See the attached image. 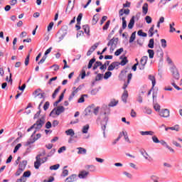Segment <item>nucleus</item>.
<instances>
[{
	"mask_svg": "<svg viewBox=\"0 0 182 182\" xmlns=\"http://www.w3.org/2000/svg\"><path fill=\"white\" fill-rule=\"evenodd\" d=\"M49 106H50V103L48 101L46 102V103L43 105L44 110H48L49 109Z\"/></svg>",
	"mask_w": 182,
	"mask_h": 182,
	"instance_id": "53",
	"label": "nucleus"
},
{
	"mask_svg": "<svg viewBox=\"0 0 182 182\" xmlns=\"http://www.w3.org/2000/svg\"><path fill=\"white\" fill-rule=\"evenodd\" d=\"M97 46H99V43H96L95 45H93L90 48V50L95 52L96 49L97 48Z\"/></svg>",
	"mask_w": 182,
	"mask_h": 182,
	"instance_id": "52",
	"label": "nucleus"
},
{
	"mask_svg": "<svg viewBox=\"0 0 182 182\" xmlns=\"http://www.w3.org/2000/svg\"><path fill=\"white\" fill-rule=\"evenodd\" d=\"M149 56V59H153L154 58V50L149 49L147 50Z\"/></svg>",
	"mask_w": 182,
	"mask_h": 182,
	"instance_id": "31",
	"label": "nucleus"
},
{
	"mask_svg": "<svg viewBox=\"0 0 182 182\" xmlns=\"http://www.w3.org/2000/svg\"><path fill=\"white\" fill-rule=\"evenodd\" d=\"M149 60V57L146 55L143 56L140 60V64L139 69L140 70H144V67L147 64V60Z\"/></svg>",
	"mask_w": 182,
	"mask_h": 182,
	"instance_id": "5",
	"label": "nucleus"
},
{
	"mask_svg": "<svg viewBox=\"0 0 182 182\" xmlns=\"http://www.w3.org/2000/svg\"><path fill=\"white\" fill-rule=\"evenodd\" d=\"M99 109H100V107H95V105L94 107H92V113H94L95 116H97V114H99Z\"/></svg>",
	"mask_w": 182,
	"mask_h": 182,
	"instance_id": "40",
	"label": "nucleus"
},
{
	"mask_svg": "<svg viewBox=\"0 0 182 182\" xmlns=\"http://www.w3.org/2000/svg\"><path fill=\"white\" fill-rule=\"evenodd\" d=\"M149 79L152 82V87L151 90L154 89V86H156V77L154 75H149Z\"/></svg>",
	"mask_w": 182,
	"mask_h": 182,
	"instance_id": "20",
	"label": "nucleus"
},
{
	"mask_svg": "<svg viewBox=\"0 0 182 182\" xmlns=\"http://www.w3.org/2000/svg\"><path fill=\"white\" fill-rule=\"evenodd\" d=\"M82 133L86 134L89 132V124H86L82 127Z\"/></svg>",
	"mask_w": 182,
	"mask_h": 182,
	"instance_id": "49",
	"label": "nucleus"
},
{
	"mask_svg": "<svg viewBox=\"0 0 182 182\" xmlns=\"http://www.w3.org/2000/svg\"><path fill=\"white\" fill-rule=\"evenodd\" d=\"M26 179L21 176L20 178L17 179L16 182H26Z\"/></svg>",
	"mask_w": 182,
	"mask_h": 182,
	"instance_id": "64",
	"label": "nucleus"
},
{
	"mask_svg": "<svg viewBox=\"0 0 182 182\" xmlns=\"http://www.w3.org/2000/svg\"><path fill=\"white\" fill-rule=\"evenodd\" d=\"M78 151H77V154H86V149L85 148H82V147H78L77 148Z\"/></svg>",
	"mask_w": 182,
	"mask_h": 182,
	"instance_id": "25",
	"label": "nucleus"
},
{
	"mask_svg": "<svg viewBox=\"0 0 182 182\" xmlns=\"http://www.w3.org/2000/svg\"><path fill=\"white\" fill-rule=\"evenodd\" d=\"M153 105L154 110H156V112H160V109L161 107L160 105H159V103H157L156 101H154Z\"/></svg>",
	"mask_w": 182,
	"mask_h": 182,
	"instance_id": "22",
	"label": "nucleus"
},
{
	"mask_svg": "<svg viewBox=\"0 0 182 182\" xmlns=\"http://www.w3.org/2000/svg\"><path fill=\"white\" fill-rule=\"evenodd\" d=\"M134 18H136L134 16L131 18L128 24L129 29H133V27L134 26Z\"/></svg>",
	"mask_w": 182,
	"mask_h": 182,
	"instance_id": "19",
	"label": "nucleus"
},
{
	"mask_svg": "<svg viewBox=\"0 0 182 182\" xmlns=\"http://www.w3.org/2000/svg\"><path fill=\"white\" fill-rule=\"evenodd\" d=\"M87 176H89V171H81L78 175L80 178H87Z\"/></svg>",
	"mask_w": 182,
	"mask_h": 182,
	"instance_id": "10",
	"label": "nucleus"
},
{
	"mask_svg": "<svg viewBox=\"0 0 182 182\" xmlns=\"http://www.w3.org/2000/svg\"><path fill=\"white\" fill-rule=\"evenodd\" d=\"M65 112V107L63 106H58L55 111V114L57 116H59L61 113H63Z\"/></svg>",
	"mask_w": 182,
	"mask_h": 182,
	"instance_id": "13",
	"label": "nucleus"
},
{
	"mask_svg": "<svg viewBox=\"0 0 182 182\" xmlns=\"http://www.w3.org/2000/svg\"><path fill=\"white\" fill-rule=\"evenodd\" d=\"M60 167V165L59 164H57L55 165H53L50 166V170H58Z\"/></svg>",
	"mask_w": 182,
	"mask_h": 182,
	"instance_id": "51",
	"label": "nucleus"
},
{
	"mask_svg": "<svg viewBox=\"0 0 182 182\" xmlns=\"http://www.w3.org/2000/svg\"><path fill=\"white\" fill-rule=\"evenodd\" d=\"M47 58H48V56L43 55L42 57V58L41 59V60L38 63V65H42V63H44L45 60H46Z\"/></svg>",
	"mask_w": 182,
	"mask_h": 182,
	"instance_id": "55",
	"label": "nucleus"
},
{
	"mask_svg": "<svg viewBox=\"0 0 182 182\" xmlns=\"http://www.w3.org/2000/svg\"><path fill=\"white\" fill-rule=\"evenodd\" d=\"M119 59L122 60V61L119 63L121 66H124L126 64L129 63V60H127V57L126 56L123 57V55H122L119 57Z\"/></svg>",
	"mask_w": 182,
	"mask_h": 182,
	"instance_id": "11",
	"label": "nucleus"
},
{
	"mask_svg": "<svg viewBox=\"0 0 182 182\" xmlns=\"http://www.w3.org/2000/svg\"><path fill=\"white\" fill-rule=\"evenodd\" d=\"M127 73V70H122L120 74L119 75V80H124L126 79V74Z\"/></svg>",
	"mask_w": 182,
	"mask_h": 182,
	"instance_id": "16",
	"label": "nucleus"
},
{
	"mask_svg": "<svg viewBox=\"0 0 182 182\" xmlns=\"http://www.w3.org/2000/svg\"><path fill=\"white\" fill-rule=\"evenodd\" d=\"M60 90V86H58L57 89L55 90L54 92L52 95L53 99H55L56 97V95H58V92Z\"/></svg>",
	"mask_w": 182,
	"mask_h": 182,
	"instance_id": "36",
	"label": "nucleus"
},
{
	"mask_svg": "<svg viewBox=\"0 0 182 182\" xmlns=\"http://www.w3.org/2000/svg\"><path fill=\"white\" fill-rule=\"evenodd\" d=\"M145 21L148 24H150L151 22H153V19L150 17V16H146L145 17Z\"/></svg>",
	"mask_w": 182,
	"mask_h": 182,
	"instance_id": "48",
	"label": "nucleus"
},
{
	"mask_svg": "<svg viewBox=\"0 0 182 182\" xmlns=\"http://www.w3.org/2000/svg\"><path fill=\"white\" fill-rule=\"evenodd\" d=\"M52 68H54V71L58 72L59 70L60 67L58 65L54 64L53 65L50 66V68L52 69Z\"/></svg>",
	"mask_w": 182,
	"mask_h": 182,
	"instance_id": "59",
	"label": "nucleus"
},
{
	"mask_svg": "<svg viewBox=\"0 0 182 182\" xmlns=\"http://www.w3.org/2000/svg\"><path fill=\"white\" fill-rule=\"evenodd\" d=\"M46 117L43 115L33 125L30 127V129L31 130L33 129H36V130H41V127H43V124H45V122H46Z\"/></svg>",
	"mask_w": 182,
	"mask_h": 182,
	"instance_id": "1",
	"label": "nucleus"
},
{
	"mask_svg": "<svg viewBox=\"0 0 182 182\" xmlns=\"http://www.w3.org/2000/svg\"><path fill=\"white\" fill-rule=\"evenodd\" d=\"M66 151V146H62L58 149V153L60 154V153H63V151Z\"/></svg>",
	"mask_w": 182,
	"mask_h": 182,
	"instance_id": "62",
	"label": "nucleus"
},
{
	"mask_svg": "<svg viewBox=\"0 0 182 182\" xmlns=\"http://www.w3.org/2000/svg\"><path fill=\"white\" fill-rule=\"evenodd\" d=\"M99 92V89L97 88H95L93 90H91V95H92L93 96H95V95H97V92Z\"/></svg>",
	"mask_w": 182,
	"mask_h": 182,
	"instance_id": "61",
	"label": "nucleus"
},
{
	"mask_svg": "<svg viewBox=\"0 0 182 182\" xmlns=\"http://www.w3.org/2000/svg\"><path fill=\"white\" fill-rule=\"evenodd\" d=\"M140 134H141V136H153V134H154V132L153 131H141L140 132Z\"/></svg>",
	"mask_w": 182,
	"mask_h": 182,
	"instance_id": "21",
	"label": "nucleus"
},
{
	"mask_svg": "<svg viewBox=\"0 0 182 182\" xmlns=\"http://www.w3.org/2000/svg\"><path fill=\"white\" fill-rule=\"evenodd\" d=\"M127 97H129V92L127 90H124L122 95V100L124 103H127Z\"/></svg>",
	"mask_w": 182,
	"mask_h": 182,
	"instance_id": "12",
	"label": "nucleus"
},
{
	"mask_svg": "<svg viewBox=\"0 0 182 182\" xmlns=\"http://www.w3.org/2000/svg\"><path fill=\"white\" fill-rule=\"evenodd\" d=\"M41 113H42V109L38 110V112H37L33 117L34 120L36 119H38V117H39V116H41Z\"/></svg>",
	"mask_w": 182,
	"mask_h": 182,
	"instance_id": "58",
	"label": "nucleus"
},
{
	"mask_svg": "<svg viewBox=\"0 0 182 182\" xmlns=\"http://www.w3.org/2000/svg\"><path fill=\"white\" fill-rule=\"evenodd\" d=\"M82 18H83V14L80 13L78 16L77 17V25H80V21H82Z\"/></svg>",
	"mask_w": 182,
	"mask_h": 182,
	"instance_id": "34",
	"label": "nucleus"
},
{
	"mask_svg": "<svg viewBox=\"0 0 182 182\" xmlns=\"http://www.w3.org/2000/svg\"><path fill=\"white\" fill-rule=\"evenodd\" d=\"M169 130H175L176 132H179L180 131V127L178 124H176L173 127H169Z\"/></svg>",
	"mask_w": 182,
	"mask_h": 182,
	"instance_id": "44",
	"label": "nucleus"
},
{
	"mask_svg": "<svg viewBox=\"0 0 182 182\" xmlns=\"http://www.w3.org/2000/svg\"><path fill=\"white\" fill-rule=\"evenodd\" d=\"M86 77V70L82 69L81 70V79H85Z\"/></svg>",
	"mask_w": 182,
	"mask_h": 182,
	"instance_id": "57",
	"label": "nucleus"
},
{
	"mask_svg": "<svg viewBox=\"0 0 182 182\" xmlns=\"http://www.w3.org/2000/svg\"><path fill=\"white\" fill-rule=\"evenodd\" d=\"M21 147H22V144H18L14 148V153H16Z\"/></svg>",
	"mask_w": 182,
	"mask_h": 182,
	"instance_id": "56",
	"label": "nucleus"
},
{
	"mask_svg": "<svg viewBox=\"0 0 182 182\" xmlns=\"http://www.w3.org/2000/svg\"><path fill=\"white\" fill-rule=\"evenodd\" d=\"M171 85H172V86H173V87H175V89H176V90H182V88H181L177 85H176V82H174V80H171Z\"/></svg>",
	"mask_w": 182,
	"mask_h": 182,
	"instance_id": "38",
	"label": "nucleus"
},
{
	"mask_svg": "<svg viewBox=\"0 0 182 182\" xmlns=\"http://www.w3.org/2000/svg\"><path fill=\"white\" fill-rule=\"evenodd\" d=\"M77 180V175L73 174L65 179V182H73Z\"/></svg>",
	"mask_w": 182,
	"mask_h": 182,
	"instance_id": "9",
	"label": "nucleus"
},
{
	"mask_svg": "<svg viewBox=\"0 0 182 182\" xmlns=\"http://www.w3.org/2000/svg\"><path fill=\"white\" fill-rule=\"evenodd\" d=\"M171 73H172L173 79H176V80H178L180 79V73H178V69H177V67L172 66L171 68Z\"/></svg>",
	"mask_w": 182,
	"mask_h": 182,
	"instance_id": "4",
	"label": "nucleus"
},
{
	"mask_svg": "<svg viewBox=\"0 0 182 182\" xmlns=\"http://www.w3.org/2000/svg\"><path fill=\"white\" fill-rule=\"evenodd\" d=\"M110 76H112V72L107 71L105 73L104 75V79L107 80L109 79V77H110Z\"/></svg>",
	"mask_w": 182,
	"mask_h": 182,
	"instance_id": "50",
	"label": "nucleus"
},
{
	"mask_svg": "<svg viewBox=\"0 0 182 182\" xmlns=\"http://www.w3.org/2000/svg\"><path fill=\"white\" fill-rule=\"evenodd\" d=\"M119 42V38H112L107 43V46H110L109 52L113 53L116 48H117V43Z\"/></svg>",
	"mask_w": 182,
	"mask_h": 182,
	"instance_id": "3",
	"label": "nucleus"
},
{
	"mask_svg": "<svg viewBox=\"0 0 182 182\" xmlns=\"http://www.w3.org/2000/svg\"><path fill=\"white\" fill-rule=\"evenodd\" d=\"M139 36H142L143 38H146L147 37V33L143 32V30H139L137 32Z\"/></svg>",
	"mask_w": 182,
	"mask_h": 182,
	"instance_id": "37",
	"label": "nucleus"
},
{
	"mask_svg": "<svg viewBox=\"0 0 182 182\" xmlns=\"http://www.w3.org/2000/svg\"><path fill=\"white\" fill-rule=\"evenodd\" d=\"M99 66H102V62L100 61H97L95 62V63L94 64V66L92 68V70H96V69H97V68H99Z\"/></svg>",
	"mask_w": 182,
	"mask_h": 182,
	"instance_id": "33",
	"label": "nucleus"
},
{
	"mask_svg": "<svg viewBox=\"0 0 182 182\" xmlns=\"http://www.w3.org/2000/svg\"><path fill=\"white\" fill-rule=\"evenodd\" d=\"M65 134H67V136H70V137H73L75 136V131H73L72 129H70L65 131Z\"/></svg>",
	"mask_w": 182,
	"mask_h": 182,
	"instance_id": "23",
	"label": "nucleus"
},
{
	"mask_svg": "<svg viewBox=\"0 0 182 182\" xmlns=\"http://www.w3.org/2000/svg\"><path fill=\"white\" fill-rule=\"evenodd\" d=\"M93 107H95V105L92 104L91 106H89L85 109V116H89V114H92V113H93Z\"/></svg>",
	"mask_w": 182,
	"mask_h": 182,
	"instance_id": "7",
	"label": "nucleus"
},
{
	"mask_svg": "<svg viewBox=\"0 0 182 182\" xmlns=\"http://www.w3.org/2000/svg\"><path fill=\"white\" fill-rule=\"evenodd\" d=\"M122 29H126V28H127V21H126V17H122Z\"/></svg>",
	"mask_w": 182,
	"mask_h": 182,
	"instance_id": "32",
	"label": "nucleus"
},
{
	"mask_svg": "<svg viewBox=\"0 0 182 182\" xmlns=\"http://www.w3.org/2000/svg\"><path fill=\"white\" fill-rule=\"evenodd\" d=\"M152 140H153L154 143H156V144L160 143V140H159V138H157L156 136V135L152 136Z\"/></svg>",
	"mask_w": 182,
	"mask_h": 182,
	"instance_id": "63",
	"label": "nucleus"
},
{
	"mask_svg": "<svg viewBox=\"0 0 182 182\" xmlns=\"http://www.w3.org/2000/svg\"><path fill=\"white\" fill-rule=\"evenodd\" d=\"M148 12H149V4L147 3H144L142 6V14H144V15H147Z\"/></svg>",
	"mask_w": 182,
	"mask_h": 182,
	"instance_id": "15",
	"label": "nucleus"
},
{
	"mask_svg": "<svg viewBox=\"0 0 182 182\" xmlns=\"http://www.w3.org/2000/svg\"><path fill=\"white\" fill-rule=\"evenodd\" d=\"M99 80H103V74L98 73L95 77V82H99Z\"/></svg>",
	"mask_w": 182,
	"mask_h": 182,
	"instance_id": "35",
	"label": "nucleus"
},
{
	"mask_svg": "<svg viewBox=\"0 0 182 182\" xmlns=\"http://www.w3.org/2000/svg\"><path fill=\"white\" fill-rule=\"evenodd\" d=\"M134 39H136V31L132 33L129 38V43H133V42H134Z\"/></svg>",
	"mask_w": 182,
	"mask_h": 182,
	"instance_id": "30",
	"label": "nucleus"
},
{
	"mask_svg": "<svg viewBox=\"0 0 182 182\" xmlns=\"http://www.w3.org/2000/svg\"><path fill=\"white\" fill-rule=\"evenodd\" d=\"M95 62H96V58H92L89 63H88V65H87V68L89 69H92V66H93V64L95 63Z\"/></svg>",
	"mask_w": 182,
	"mask_h": 182,
	"instance_id": "28",
	"label": "nucleus"
},
{
	"mask_svg": "<svg viewBox=\"0 0 182 182\" xmlns=\"http://www.w3.org/2000/svg\"><path fill=\"white\" fill-rule=\"evenodd\" d=\"M109 65H110V61L107 60L105 61V63L103 64L102 63L101 67L100 68V70H106L107 69V66H109Z\"/></svg>",
	"mask_w": 182,
	"mask_h": 182,
	"instance_id": "17",
	"label": "nucleus"
},
{
	"mask_svg": "<svg viewBox=\"0 0 182 182\" xmlns=\"http://www.w3.org/2000/svg\"><path fill=\"white\" fill-rule=\"evenodd\" d=\"M161 47L164 48V49H166V48H167V41H166V39H161Z\"/></svg>",
	"mask_w": 182,
	"mask_h": 182,
	"instance_id": "41",
	"label": "nucleus"
},
{
	"mask_svg": "<svg viewBox=\"0 0 182 182\" xmlns=\"http://www.w3.org/2000/svg\"><path fill=\"white\" fill-rule=\"evenodd\" d=\"M148 48L153 49L154 48V38H151L149 41Z\"/></svg>",
	"mask_w": 182,
	"mask_h": 182,
	"instance_id": "29",
	"label": "nucleus"
},
{
	"mask_svg": "<svg viewBox=\"0 0 182 182\" xmlns=\"http://www.w3.org/2000/svg\"><path fill=\"white\" fill-rule=\"evenodd\" d=\"M85 168L87 170H90V171H96V166L93 165H87L85 166Z\"/></svg>",
	"mask_w": 182,
	"mask_h": 182,
	"instance_id": "27",
	"label": "nucleus"
},
{
	"mask_svg": "<svg viewBox=\"0 0 182 182\" xmlns=\"http://www.w3.org/2000/svg\"><path fill=\"white\" fill-rule=\"evenodd\" d=\"M117 103H119V101H111L108 106L109 107H114V106H117Z\"/></svg>",
	"mask_w": 182,
	"mask_h": 182,
	"instance_id": "46",
	"label": "nucleus"
},
{
	"mask_svg": "<svg viewBox=\"0 0 182 182\" xmlns=\"http://www.w3.org/2000/svg\"><path fill=\"white\" fill-rule=\"evenodd\" d=\"M82 29L84 30L85 33H87L88 36H90V28L89 27V25L86 24L82 26Z\"/></svg>",
	"mask_w": 182,
	"mask_h": 182,
	"instance_id": "18",
	"label": "nucleus"
},
{
	"mask_svg": "<svg viewBox=\"0 0 182 182\" xmlns=\"http://www.w3.org/2000/svg\"><path fill=\"white\" fill-rule=\"evenodd\" d=\"M41 165L42 162H41V160H36V161L34 162V167L36 170H38Z\"/></svg>",
	"mask_w": 182,
	"mask_h": 182,
	"instance_id": "26",
	"label": "nucleus"
},
{
	"mask_svg": "<svg viewBox=\"0 0 182 182\" xmlns=\"http://www.w3.org/2000/svg\"><path fill=\"white\" fill-rule=\"evenodd\" d=\"M123 136L124 137V140L127 141V143H131L130 139H129V136L127 135V132L123 131Z\"/></svg>",
	"mask_w": 182,
	"mask_h": 182,
	"instance_id": "43",
	"label": "nucleus"
},
{
	"mask_svg": "<svg viewBox=\"0 0 182 182\" xmlns=\"http://www.w3.org/2000/svg\"><path fill=\"white\" fill-rule=\"evenodd\" d=\"M23 169H21L20 168H18V170L16 171V173H15V176L16 177L19 176L20 174H22V173H23Z\"/></svg>",
	"mask_w": 182,
	"mask_h": 182,
	"instance_id": "54",
	"label": "nucleus"
},
{
	"mask_svg": "<svg viewBox=\"0 0 182 182\" xmlns=\"http://www.w3.org/2000/svg\"><path fill=\"white\" fill-rule=\"evenodd\" d=\"M31 171H25V172L23 173V174L22 176H23L24 178H28V177H31Z\"/></svg>",
	"mask_w": 182,
	"mask_h": 182,
	"instance_id": "47",
	"label": "nucleus"
},
{
	"mask_svg": "<svg viewBox=\"0 0 182 182\" xmlns=\"http://www.w3.org/2000/svg\"><path fill=\"white\" fill-rule=\"evenodd\" d=\"M109 26H110V20H108L102 27L103 31H107V29H109Z\"/></svg>",
	"mask_w": 182,
	"mask_h": 182,
	"instance_id": "42",
	"label": "nucleus"
},
{
	"mask_svg": "<svg viewBox=\"0 0 182 182\" xmlns=\"http://www.w3.org/2000/svg\"><path fill=\"white\" fill-rule=\"evenodd\" d=\"M123 50H124L123 48H121L117 50L114 53L115 56H119L122 54V53L123 52Z\"/></svg>",
	"mask_w": 182,
	"mask_h": 182,
	"instance_id": "45",
	"label": "nucleus"
},
{
	"mask_svg": "<svg viewBox=\"0 0 182 182\" xmlns=\"http://www.w3.org/2000/svg\"><path fill=\"white\" fill-rule=\"evenodd\" d=\"M53 25H54L53 21L49 23V25L48 26V32H50V31H52V28H53Z\"/></svg>",
	"mask_w": 182,
	"mask_h": 182,
	"instance_id": "60",
	"label": "nucleus"
},
{
	"mask_svg": "<svg viewBox=\"0 0 182 182\" xmlns=\"http://www.w3.org/2000/svg\"><path fill=\"white\" fill-rule=\"evenodd\" d=\"M100 117H102V121H101V125H102V130H103V136L105 139H106V126H107V122H109V116L106 112L104 114H100Z\"/></svg>",
	"mask_w": 182,
	"mask_h": 182,
	"instance_id": "2",
	"label": "nucleus"
},
{
	"mask_svg": "<svg viewBox=\"0 0 182 182\" xmlns=\"http://www.w3.org/2000/svg\"><path fill=\"white\" fill-rule=\"evenodd\" d=\"M26 164H28V161H22L18 164V168L23 170L25 171V168H26Z\"/></svg>",
	"mask_w": 182,
	"mask_h": 182,
	"instance_id": "14",
	"label": "nucleus"
},
{
	"mask_svg": "<svg viewBox=\"0 0 182 182\" xmlns=\"http://www.w3.org/2000/svg\"><path fill=\"white\" fill-rule=\"evenodd\" d=\"M70 4H72V0L68 1V4L65 9V14H68H68H70V11H72L73 10V8H75V6L73 4L70 5Z\"/></svg>",
	"mask_w": 182,
	"mask_h": 182,
	"instance_id": "8",
	"label": "nucleus"
},
{
	"mask_svg": "<svg viewBox=\"0 0 182 182\" xmlns=\"http://www.w3.org/2000/svg\"><path fill=\"white\" fill-rule=\"evenodd\" d=\"M36 141V139L31 136L26 144V146H29L30 144H33Z\"/></svg>",
	"mask_w": 182,
	"mask_h": 182,
	"instance_id": "24",
	"label": "nucleus"
},
{
	"mask_svg": "<svg viewBox=\"0 0 182 182\" xmlns=\"http://www.w3.org/2000/svg\"><path fill=\"white\" fill-rule=\"evenodd\" d=\"M159 116L161 117H170V110L168 109H163L159 111Z\"/></svg>",
	"mask_w": 182,
	"mask_h": 182,
	"instance_id": "6",
	"label": "nucleus"
},
{
	"mask_svg": "<svg viewBox=\"0 0 182 182\" xmlns=\"http://www.w3.org/2000/svg\"><path fill=\"white\" fill-rule=\"evenodd\" d=\"M66 35H68V32L66 31H63L62 33H60V36L58 38L59 39V42H60L61 41H63L65 36H66Z\"/></svg>",
	"mask_w": 182,
	"mask_h": 182,
	"instance_id": "39",
	"label": "nucleus"
}]
</instances>
